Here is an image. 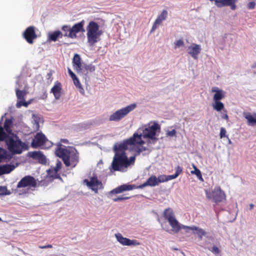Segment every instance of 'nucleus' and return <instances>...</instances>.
Segmentation results:
<instances>
[{
    "label": "nucleus",
    "mask_w": 256,
    "mask_h": 256,
    "mask_svg": "<svg viewBox=\"0 0 256 256\" xmlns=\"http://www.w3.org/2000/svg\"><path fill=\"white\" fill-rule=\"evenodd\" d=\"M228 140V144H230L232 143L230 140L229 138Z\"/></svg>",
    "instance_id": "nucleus-59"
},
{
    "label": "nucleus",
    "mask_w": 256,
    "mask_h": 256,
    "mask_svg": "<svg viewBox=\"0 0 256 256\" xmlns=\"http://www.w3.org/2000/svg\"><path fill=\"white\" fill-rule=\"evenodd\" d=\"M176 131L174 130H172V131L168 132L167 133V134L169 136H173L176 135Z\"/></svg>",
    "instance_id": "nucleus-52"
},
{
    "label": "nucleus",
    "mask_w": 256,
    "mask_h": 256,
    "mask_svg": "<svg viewBox=\"0 0 256 256\" xmlns=\"http://www.w3.org/2000/svg\"><path fill=\"white\" fill-rule=\"evenodd\" d=\"M184 42L182 40H176L174 43V49H176L180 47L184 46Z\"/></svg>",
    "instance_id": "nucleus-42"
},
{
    "label": "nucleus",
    "mask_w": 256,
    "mask_h": 256,
    "mask_svg": "<svg viewBox=\"0 0 256 256\" xmlns=\"http://www.w3.org/2000/svg\"><path fill=\"white\" fill-rule=\"evenodd\" d=\"M62 145L58 144L56 149L55 153L57 156L62 158L66 166L70 165L75 167L78 162V152L74 148H65L62 147Z\"/></svg>",
    "instance_id": "nucleus-2"
},
{
    "label": "nucleus",
    "mask_w": 256,
    "mask_h": 256,
    "mask_svg": "<svg viewBox=\"0 0 256 256\" xmlns=\"http://www.w3.org/2000/svg\"><path fill=\"white\" fill-rule=\"evenodd\" d=\"M94 70L95 67L94 66L91 64H84L80 68V70H78L76 72L80 74L84 75L86 77L89 72H93Z\"/></svg>",
    "instance_id": "nucleus-18"
},
{
    "label": "nucleus",
    "mask_w": 256,
    "mask_h": 256,
    "mask_svg": "<svg viewBox=\"0 0 256 256\" xmlns=\"http://www.w3.org/2000/svg\"><path fill=\"white\" fill-rule=\"evenodd\" d=\"M167 16L168 12L166 10H163L161 14L158 16L154 21L150 32H152L154 31L162 24V22L166 19Z\"/></svg>",
    "instance_id": "nucleus-16"
},
{
    "label": "nucleus",
    "mask_w": 256,
    "mask_h": 256,
    "mask_svg": "<svg viewBox=\"0 0 256 256\" xmlns=\"http://www.w3.org/2000/svg\"><path fill=\"white\" fill-rule=\"evenodd\" d=\"M160 126L157 123H154L152 125H148L146 126L144 128H139L136 132H135L134 134H137L140 136V139L142 137L144 138H150L151 140L156 139V132L160 131Z\"/></svg>",
    "instance_id": "nucleus-6"
},
{
    "label": "nucleus",
    "mask_w": 256,
    "mask_h": 256,
    "mask_svg": "<svg viewBox=\"0 0 256 256\" xmlns=\"http://www.w3.org/2000/svg\"><path fill=\"white\" fill-rule=\"evenodd\" d=\"M38 248L41 249H44L48 248H52V244H47L45 246H38Z\"/></svg>",
    "instance_id": "nucleus-50"
},
{
    "label": "nucleus",
    "mask_w": 256,
    "mask_h": 256,
    "mask_svg": "<svg viewBox=\"0 0 256 256\" xmlns=\"http://www.w3.org/2000/svg\"><path fill=\"white\" fill-rule=\"evenodd\" d=\"M179 228H180V229H178V232L181 229L185 230L186 232H188V231L190 230H194V229H193V226H186L181 224L180 223H179Z\"/></svg>",
    "instance_id": "nucleus-39"
},
{
    "label": "nucleus",
    "mask_w": 256,
    "mask_h": 256,
    "mask_svg": "<svg viewBox=\"0 0 256 256\" xmlns=\"http://www.w3.org/2000/svg\"><path fill=\"white\" fill-rule=\"evenodd\" d=\"M60 142L64 143H68V140L66 139H61Z\"/></svg>",
    "instance_id": "nucleus-55"
},
{
    "label": "nucleus",
    "mask_w": 256,
    "mask_h": 256,
    "mask_svg": "<svg viewBox=\"0 0 256 256\" xmlns=\"http://www.w3.org/2000/svg\"><path fill=\"white\" fill-rule=\"evenodd\" d=\"M48 174L51 177H52V178H57L58 174H54V173L53 172H52V171L50 172V174H49L48 170Z\"/></svg>",
    "instance_id": "nucleus-53"
},
{
    "label": "nucleus",
    "mask_w": 256,
    "mask_h": 256,
    "mask_svg": "<svg viewBox=\"0 0 256 256\" xmlns=\"http://www.w3.org/2000/svg\"><path fill=\"white\" fill-rule=\"evenodd\" d=\"M206 196L208 198H212L216 203L220 202L226 199V194L220 187L216 188L212 192H207Z\"/></svg>",
    "instance_id": "nucleus-9"
},
{
    "label": "nucleus",
    "mask_w": 256,
    "mask_h": 256,
    "mask_svg": "<svg viewBox=\"0 0 256 256\" xmlns=\"http://www.w3.org/2000/svg\"><path fill=\"white\" fill-rule=\"evenodd\" d=\"M182 172V167H180V166H178L176 168V173L174 174L178 176L181 174Z\"/></svg>",
    "instance_id": "nucleus-47"
},
{
    "label": "nucleus",
    "mask_w": 256,
    "mask_h": 256,
    "mask_svg": "<svg viewBox=\"0 0 256 256\" xmlns=\"http://www.w3.org/2000/svg\"><path fill=\"white\" fill-rule=\"evenodd\" d=\"M177 177H178V176H176L175 174H172V175L167 176L168 181L172 180V179H174V178H176Z\"/></svg>",
    "instance_id": "nucleus-51"
},
{
    "label": "nucleus",
    "mask_w": 256,
    "mask_h": 256,
    "mask_svg": "<svg viewBox=\"0 0 256 256\" xmlns=\"http://www.w3.org/2000/svg\"><path fill=\"white\" fill-rule=\"evenodd\" d=\"M22 36L28 44H32L34 40L37 38L34 27L33 26L28 27L24 32Z\"/></svg>",
    "instance_id": "nucleus-12"
},
{
    "label": "nucleus",
    "mask_w": 256,
    "mask_h": 256,
    "mask_svg": "<svg viewBox=\"0 0 256 256\" xmlns=\"http://www.w3.org/2000/svg\"><path fill=\"white\" fill-rule=\"evenodd\" d=\"M30 156L34 160H38L40 164H44L46 162L45 156L40 152H32L30 153Z\"/></svg>",
    "instance_id": "nucleus-21"
},
{
    "label": "nucleus",
    "mask_w": 256,
    "mask_h": 256,
    "mask_svg": "<svg viewBox=\"0 0 256 256\" xmlns=\"http://www.w3.org/2000/svg\"><path fill=\"white\" fill-rule=\"evenodd\" d=\"M256 4L254 1L249 2L247 4L248 8L249 10H253L255 8Z\"/></svg>",
    "instance_id": "nucleus-45"
},
{
    "label": "nucleus",
    "mask_w": 256,
    "mask_h": 256,
    "mask_svg": "<svg viewBox=\"0 0 256 256\" xmlns=\"http://www.w3.org/2000/svg\"><path fill=\"white\" fill-rule=\"evenodd\" d=\"M250 210H252L254 208V205L252 204H250Z\"/></svg>",
    "instance_id": "nucleus-57"
},
{
    "label": "nucleus",
    "mask_w": 256,
    "mask_h": 256,
    "mask_svg": "<svg viewBox=\"0 0 256 256\" xmlns=\"http://www.w3.org/2000/svg\"><path fill=\"white\" fill-rule=\"evenodd\" d=\"M117 240L122 245L130 246H139L140 244V242L137 240H131L126 238H124L122 234L118 233L115 234Z\"/></svg>",
    "instance_id": "nucleus-14"
},
{
    "label": "nucleus",
    "mask_w": 256,
    "mask_h": 256,
    "mask_svg": "<svg viewBox=\"0 0 256 256\" xmlns=\"http://www.w3.org/2000/svg\"><path fill=\"white\" fill-rule=\"evenodd\" d=\"M72 80L74 82V84L76 87V88L78 89L80 93L84 94V89L83 88L79 80L76 77V76L75 77V78H72Z\"/></svg>",
    "instance_id": "nucleus-29"
},
{
    "label": "nucleus",
    "mask_w": 256,
    "mask_h": 256,
    "mask_svg": "<svg viewBox=\"0 0 256 256\" xmlns=\"http://www.w3.org/2000/svg\"><path fill=\"white\" fill-rule=\"evenodd\" d=\"M46 141L45 136L42 132H38L34 136V138L32 142V146L36 148L43 146Z\"/></svg>",
    "instance_id": "nucleus-15"
},
{
    "label": "nucleus",
    "mask_w": 256,
    "mask_h": 256,
    "mask_svg": "<svg viewBox=\"0 0 256 256\" xmlns=\"http://www.w3.org/2000/svg\"><path fill=\"white\" fill-rule=\"evenodd\" d=\"M52 74H51V73H48V77H49V78H50V77L52 76Z\"/></svg>",
    "instance_id": "nucleus-58"
},
{
    "label": "nucleus",
    "mask_w": 256,
    "mask_h": 256,
    "mask_svg": "<svg viewBox=\"0 0 256 256\" xmlns=\"http://www.w3.org/2000/svg\"><path fill=\"white\" fill-rule=\"evenodd\" d=\"M4 130L3 128L0 126V142L4 140L6 142L8 137L10 136L7 132L6 133Z\"/></svg>",
    "instance_id": "nucleus-32"
},
{
    "label": "nucleus",
    "mask_w": 256,
    "mask_h": 256,
    "mask_svg": "<svg viewBox=\"0 0 256 256\" xmlns=\"http://www.w3.org/2000/svg\"><path fill=\"white\" fill-rule=\"evenodd\" d=\"M62 167V162L59 160H57L56 163V166L52 169L50 168L48 170V172L49 174H50V172H53L54 174H57L58 172L60 170L61 168Z\"/></svg>",
    "instance_id": "nucleus-36"
},
{
    "label": "nucleus",
    "mask_w": 256,
    "mask_h": 256,
    "mask_svg": "<svg viewBox=\"0 0 256 256\" xmlns=\"http://www.w3.org/2000/svg\"><path fill=\"white\" fill-rule=\"evenodd\" d=\"M62 33L60 30H56L50 32L48 34V40L50 41L56 42L58 38H62Z\"/></svg>",
    "instance_id": "nucleus-23"
},
{
    "label": "nucleus",
    "mask_w": 256,
    "mask_h": 256,
    "mask_svg": "<svg viewBox=\"0 0 256 256\" xmlns=\"http://www.w3.org/2000/svg\"><path fill=\"white\" fill-rule=\"evenodd\" d=\"M72 63L74 68L76 72L78 70H80V68L84 64L82 62V59L80 55L78 54H74L72 59Z\"/></svg>",
    "instance_id": "nucleus-22"
},
{
    "label": "nucleus",
    "mask_w": 256,
    "mask_h": 256,
    "mask_svg": "<svg viewBox=\"0 0 256 256\" xmlns=\"http://www.w3.org/2000/svg\"><path fill=\"white\" fill-rule=\"evenodd\" d=\"M8 152L4 148L0 147V163L4 160L10 159Z\"/></svg>",
    "instance_id": "nucleus-28"
},
{
    "label": "nucleus",
    "mask_w": 256,
    "mask_h": 256,
    "mask_svg": "<svg viewBox=\"0 0 256 256\" xmlns=\"http://www.w3.org/2000/svg\"><path fill=\"white\" fill-rule=\"evenodd\" d=\"M128 198H130V197L120 196H118L116 198H113L112 200L114 202H118V201H121V200H128Z\"/></svg>",
    "instance_id": "nucleus-44"
},
{
    "label": "nucleus",
    "mask_w": 256,
    "mask_h": 256,
    "mask_svg": "<svg viewBox=\"0 0 256 256\" xmlns=\"http://www.w3.org/2000/svg\"><path fill=\"white\" fill-rule=\"evenodd\" d=\"M8 150L13 154L22 153L24 148V144L16 135L8 137L6 142Z\"/></svg>",
    "instance_id": "nucleus-5"
},
{
    "label": "nucleus",
    "mask_w": 256,
    "mask_h": 256,
    "mask_svg": "<svg viewBox=\"0 0 256 256\" xmlns=\"http://www.w3.org/2000/svg\"><path fill=\"white\" fill-rule=\"evenodd\" d=\"M4 174L2 166H0V176Z\"/></svg>",
    "instance_id": "nucleus-56"
},
{
    "label": "nucleus",
    "mask_w": 256,
    "mask_h": 256,
    "mask_svg": "<svg viewBox=\"0 0 256 256\" xmlns=\"http://www.w3.org/2000/svg\"><path fill=\"white\" fill-rule=\"evenodd\" d=\"M214 102L212 106L216 110L219 112L224 108V105L222 102H220V100Z\"/></svg>",
    "instance_id": "nucleus-34"
},
{
    "label": "nucleus",
    "mask_w": 256,
    "mask_h": 256,
    "mask_svg": "<svg viewBox=\"0 0 256 256\" xmlns=\"http://www.w3.org/2000/svg\"><path fill=\"white\" fill-rule=\"evenodd\" d=\"M164 217L167 220L170 226L172 228V230L176 233H178L179 228V222L174 216L172 210L168 208L164 210Z\"/></svg>",
    "instance_id": "nucleus-7"
},
{
    "label": "nucleus",
    "mask_w": 256,
    "mask_h": 256,
    "mask_svg": "<svg viewBox=\"0 0 256 256\" xmlns=\"http://www.w3.org/2000/svg\"><path fill=\"white\" fill-rule=\"evenodd\" d=\"M62 86L60 82L56 81L55 82L54 86L50 90V92L52 93L55 98L58 100L62 95Z\"/></svg>",
    "instance_id": "nucleus-17"
},
{
    "label": "nucleus",
    "mask_w": 256,
    "mask_h": 256,
    "mask_svg": "<svg viewBox=\"0 0 256 256\" xmlns=\"http://www.w3.org/2000/svg\"><path fill=\"white\" fill-rule=\"evenodd\" d=\"M27 90H20L19 88H16V94L17 98L16 106L17 108H20L22 106L27 107L30 104V101L26 102L25 97L28 94Z\"/></svg>",
    "instance_id": "nucleus-10"
},
{
    "label": "nucleus",
    "mask_w": 256,
    "mask_h": 256,
    "mask_svg": "<svg viewBox=\"0 0 256 256\" xmlns=\"http://www.w3.org/2000/svg\"><path fill=\"white\" fill-rule=\"evenodd\" d=\"M246 118L248 120V124L250 126L256 125V116H253L250 114H248L245 116Z\"/></svg>",
    "instance_id": "nucleus-30"
},
{
    "label": "nucleus",
    "mask_w": 256,
    "mask_h": 256,
    "mask_svg": "<svg viewBox=\"0 0 256 256\" xmlns=\"http://www.w3.org/2000/svg\"><path fill=\"white\" fill-rule=\"evenodd\" d=\"M211 251L216 254H218L220 252V250L219 248L216 246H214L212 248Z\"/></svg>",
    "instance_id": "nucleus-48"
},
{
    "label": "nucleus",
    "mask_w": 256,
    "mask_h": 256,
    "mask_svg": "<svg viewBox=\"0 0 256 256\" xmlns=\"http://www.w3.org/2000/svg\"><path fill=\"white\" fill-rule=\"evenodd\" d=\"M1 220H2V219H1V218H0V221H1Z\"/></svg>",
    "instance_id": "nucleus-62"
},
{
    "label": "nucleus",
    "mask_w": 256,
    "mask_h": 256,
    "mask_svg": "<svg viewBox=\"0 0 256 256\" xmlns=\"http://www.w3.org/2000/svg\"><path fill=\"white\" fill-rule=\"evenodd\" d=\"M32 118H34V128L38 130L40 128V122L43 123L44 120H43L38 116V114H34L32 116Z\"/></svg>",
    "instance_id": "nucleus-25"
},
{
    "label": "nucleus",
    "mask_w": 256,
    "mask_h": 256,
    "mask_svg": "<svg viewBox=\"0 0 256 256\" xmlns=\"http://www.w3.org/2000/svg\"><path fill=\"white\" fill-rule=\"evenodd\" d=\"M128 113H113L110 116V120H118L125 116Z\"/></svg>",
    "instance_id": "nucleus-26"
},
{
    "label": "nucleus",
    "mask_w": 256,
    "mask_h": 256,
    "mask_svg": "<svg viewBox=\"0 0 256 256\" xmlns=\"http://www.w3.org/2000/svg\"><path fill=\"white\" fill-rule=\"evenodd\" d=\"M226 131L224 128H221L220 130V138H226L227 139H228V136L226 135Z\"/></svg>",
    "instance_id": "nucleus-41"
},
{
    "label": "nucleus",
    "mask_w": 256,
    "mask_h": 256,
    "mask_svg": "<svg viewBox=\"0 0 256 256\" xmlns=\"http://www.w3.org/2000/svg\"><path fill=\"white\" fill-rule=\"evenodd\" d=\"M144 144V141L140 139V136L135 134L122 142L115 144L114 146L115 154L111 164L112 169L114 171H126L128 166L134 164L136 160L135 156H130L128 159L126 150H134L138 154H140L146 150V148L142 146Z\"/></svg>",
    "instance_id": "nucleus-1"
},
{
    "label": "nucleus",
    "mask_w": 256,
    "mask_h": 256,
    "mask_svg": "<svg viewBox=\"0 0 256 256\" xmlns=\"http://www.w3.org/2000/svg\"><path fill=\"white\" fill-rule=\"evenodd\" d=\"M190 51L188 54L194 59H196L198 55L200 52L201 48L200 46L196 44H192L188 46Z\"/></svg>",
    "instance_id": "nucleus-19"
},
{
    "label": "nucleus",
    "mask_w": 256,
    "mask_h": 256,
    "mask_svg": "<svg viewBox=\"0 0 256 256\" xmlns=\"http://www.w3.org/2000/svg\"><path fill=\"white\" fill-rule=\"evenodd\" d=\"M2 167L4 174L10 173L15 168L14 165L8 164L2 165Z\"/></svg>",
    "instance_id": "nucleus-27"
},
{
    "label": "nucleus",
    "mask_w": 256,
    "mask_h": 256,
    "mask_svg": "<svg viewBox=\"0 0 256 256\" xmlns=\"http://www.w3.org/2000/svg\"><path fill=\"white\" fill-rule=\"evenodd\" d=\"M158 185V184L157 180V178L156 177V176L152 175L145 182L138 186H136L132 184H123L112 190L110 192V193L114 194H117L121 193L124 191L130 190L136 188H142L148 186H155Z\"/></svg>",
    "instance_id": "nucleus-4"
},
{
    "label": "nucleus",
    "mask_w": 256,
    "mask_h": 256,
    "mask_svg": "<svg viewBox=\"0 0 256 256\" xmlns=\"http://www.w3.org/2000/svg\"><path fill=\"white\" fill-rule=\"evenodd\" d=\"M215 4L218 8H222V7L225 6L224 0H216V3Z\"/></svg>",
    "instance_id": "nucleus-43"
},
{
    "label": "nucleus",
    "mask_w": 256,
    "mask_h": 256,
    "mask_svg": "<svg viewBox=\"0 0 256 256\" xmlns=\"http://www.w3.org/2000/svg\"><path fill=\"white\" fill-rule=\"evenodd\" d=\"M36 180L34 177L31 176H26L21 179L18 183L17 188H23L29 187L30 188H36L38 186Z\"/></svg>",
    "instance_id": "nucleus-8"
},
{
    "label": "nucleus",
    "mask_w": 256,
    "mask_h": 256,
    "mask_svg": "<svg viewBox=\"0 0 256 256\" xmlns=\"http://www.w3.org/2000/svg\"><path fill=\"white\" fill-rule=\"evenodd\" d=\"M193 168L194 170L191 171V173L192 174H196L199 180H203V178L200 170L194 164H193Z\"/></svg>",
    "instance_id": "nucleus-37"
},
{
    "label": "nucleus",
    "mask_w": 256,
    "mask_h": 256,
    "mask_svg": "<svg viewBox=\"0 0 256 256\" xmlns=\"http://www.w3.org/2000/svg\"><path fill=\"white\" fill-rule=\"evenodd\" d=\"M68 74H70V76L71 77V78L72 79L74 78H75V77L76 76V74L72 72V70L70 68H68Z\"/></svg>",
    "instance_id": "nucleus-49"
},
{
    "label": "nucleus",
    "mask_w": 256,
    "mask_h": 256,
    "mask_svg": "<svg viewBox=\"0 0 256 256\" xmlns=\"http://www.w3.org/2000/svg\"><path fill=\"white\" fill-rule=\"evenodd\" d=\"M222 118L226 120H228V116L226 114H224V116H222Z\"/></svg>",
    "instance_id": "nucleus-54"
},
{
    "label": "nucleus",
    "mask_w": 256,
    "mask_h": 256,
    "mask_svg": "<svg viewBox=\"0 0 256 256\" xmlns=\"http://www.w3.org/2000/svg\"><path fill=\"white\" fill-rule=\"evenodd\" d=\"M157 180H158V184H159V183L168 182L167 176H166L164 174L160 175L157 178Z\"/></svg>",
    "instance_id": "nucleus-40"
},
{
    "label": "nucleus",
    "mask_w": 256,
    "mask_h": 256,
    "mask_svg": "<svg viewBox=\"0 0 256 256\" xmlns=\"http://www.w3.org/2000/svg\"><path fill=\"white\" fill-rule=\"evenodd\" d=\"M193 229H194V230L196 231V234L198 235L200 239V240L202 239L203 236H206V232L202 228L196 226H193Z\"/></svg>",
    "instance_id": "nucleus-33"
},
{
    "label": "nucleus",
    "mask_w": 256,
    "mask_h": 256,
    "mask_svg": "<svg viewBox=\"0 0 256 256\" xmlns=\"http://www.w3.org/2000/svg\"><path fill=\"white\" fill-rule=\"evenodd\" d=\"M136 106V104H131L124 108H122L120 110H118L116 112H130L131 111L133 110Z\"/></svg>",
    "instance_id": "nucleus-31"
},
{
    "label": "nucleus",
    "mask_w": 256,
    "mask_h": 256,
    "mask_svg": "<svg viewBox=\"0 0 256 256\" xmlns=\"http://www.w3.org/2000/svg\"><path fill=\"white\" fill-rule=\"evenodd\" d=\"M46 96H46V95H45V96H44V97L42 98H43V99H44V98H46Z\"/></svg>",
    "instance_id": "nucleus-61"
},
{
    "label": "nucleus",
    "mask_w": 256,
    "mask_h": 256,
    "mask_svg": "<svg viewBox=\"0 0 256 256\" xmlns=\"http://www.w3.org/2000/svg\"><path fill=\"white\" fill-rule=\"evenodd\" d=\"M12 120L10 119H6L4 122V129L6 131V132L8 134H12Z\"/></svg>",
    "instance_id": "nucleus-24"
},
{
    "label": "nucleus",
    "mask_w": 256,
    "mask_h": 256,
    "mask_svg": "<svg viewBox=\"0 0 256 256\" xmlns=\"http://www.w3.org/2000/svg\"><path fill=\"white\" fill-rule=\"evenodd\" d=\"M210 2H213V1H214L215 2V4L216 3V0H210Z\"/></svg>",
    "instance_id": "nucleus-60"
},
{
    "label": "nucleus",
    "mask_w": 256,
    "mask_h": 256,
    "mask_svg": "<svg viewBox=\"0 0 256 256\" xmlns=\"http://www.w3.org/2000/svg\"><path fill=\"white\" fill-rule=\"evenodd\" d=\"M225 6H230L232 10H236V4L237 0H224Z\"/></svg>",
    "instance_id": "nucleus-35"
},
{
    "label": "nucleus",
    "mask_w": 256,
    "mask_h": 256,
    "mask_svg": "<svg viewBox=\"0 0 256 256\" xmlns=\"http://www.w3.org/2000/svg\"><path fill=\"white\" fill-rule=\"evenodd\" d=\"M87 42L90 46H94L100 40L103 31L96 22L90 21L86 26Z\"/></svg>",
    "instance_id": "nucleus-3"
},
{
    "label": "nucleus",
    "mask_w": 256,
    "mask_h": 256,
    "mask_svg": "<svg viewBox=\"0 0 256 256\" xmlns=\"http://www.w3.org/2000/svg\"><path fill=\"white\" fill-rule=\"evenodd\" d=\"M84 182H86V185L96 193L98 192V189H102L103 188L102 182L98 180L96 176L92 177L90 181L86 179L84 180Z\"/></svg>",
    "instance_id": "nucleus-13"
},
{
    "label": "nucleus",
    "mask_w": 256,
    "mask_h": 256,
    "mask_svg": "<svg viewBox=\"0 0 256 256\" xmlns=\"http://www.w3.org/2000/svg\"><path fill=\"white\" fill-rule=\"evenodd\" d=\"M212 92L215 93L213 97L214 101L220 100L225 96L226 92L218 87H212Z\"/></svg>",
    "instance_id": "nucleus-20"
},
{
    "label": "nucleus",
    "mask_w": 256,
    "mask_h": 256,
    "mask_svg": "<svg viewBox=\"0 0 256 256\" xmlns=\"http://www.w3.org/2000/svg\"><path fill=\"white\" fill-rule=\"evenodd\" d=\"M84 20H82L80 22L74 24L73 26L71 27L70 32L68 34V38L72 39L76 38H77V34L84 32Z\"/></svg>",
    "instance_id": "nucleus-11"
},
{
    "label": "nucleus",
    "mask_w": 256,
    "mask_h": 256,
    "mask_svg": "<svg viewBox=\"0 0 256 256\" xmlns=\"http://www.w3.org/2000/svg\"><path fill=\"white\" fill-rule=\"evenodd\" d=\"M71 26L70 25H64L62 27V30L64 32L63 36L68 38L69 33L70 32Z\"/></svg>",
    "instance_id": "nucleus-38"
},
{
    "label": "nucleus",
    "mask_w": 256,
    "mask_h": 256,
    "mask_svg": "<svg viewBox=\"0 0 256 256\" xmlns=\"http://www.w3.org/2000/svg\"><path fill=\"white\" fill-rule=\"evenodd\" d=\"M6 187L2 186H0V196L6 194Z\"/></svg>",
    "instance_id": "nucleus-46"
}]
</instances>
